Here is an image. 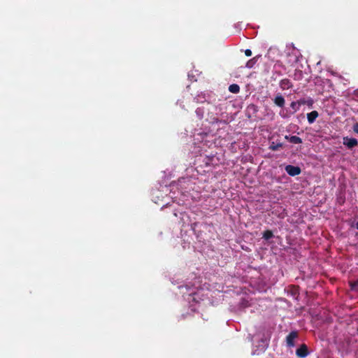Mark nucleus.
<instances>
[{
  "label": "nucleus",
  "mask_w": 358,
  "mask_h": 358,
  "mask_svg": "<svg viewBox=\"0 0 358 358\" xmlns=\"http://www.w3.org/2000/svg\"><path fill=\"white\" fill-rule=\"evenodd\" d=\"M285 171L291 176H296L301 173V169L299 166L287 165L285 168Z\"/></svg>",
  "instance_id": "f257e3e1"
},
{
  "label": "nucleus",
  "mask_w": 358,
  "mask_h": 358,
  "mask_svg": "<svg viewBox=\"0 0 358 358\" xmlns=\"http://www.w3.org/2000/svg\"><path fill=\"white\" fill-rule=\"evenodd\" d=\"M298 332L292 331L286 337V343L288 347H294L295 345L294 340L298 338Z\"/></svg>",
  "instance_id": "f03ea898"
},
{
  "label": "nucleus",
  "mask_w": 358,
  "mask_h": 358,
  "mask_svg": "<svg viewBox=\"0 0 358 358\" xmlns=\"http://www.w3.org/2000/svg\"><path fill=\"white\" fill-rule=\"evenodd\" d=\"M343 145L349 149H352L358 145V141L355 138H349L346 136L343 137Z\"/></svg>",
  "instance_id": "7ed1b4c3"
},
{
  "label": "nucleus",
  "mask_w": 358,
  "mask_h": 358,
  "mask_svg": "<svg viewBox=\"0 0 358 358\" xmlns=\"http://www.w3.org/2000/svg\"><path fill=\"white\" fill-rule=\"evenodd\" d=\"M308 347L306 344H302L296 350V355L299 358H304L308 355Z\"/></svg>",
  "instance_id": "20e7f679"
},
{
  "label": "nucleus",
  "mask_w": 358,
  "mask_h": 358,
  "mask_svg": "<svg viewBox=\"0 0 358 358\" xmlns=\"http://www.w3.org/2000/svg\"><path fill=\"white\" fill-rule=\"evenodd\" d=\"M273 102L277 106L282 108L285 106V100L282 94H278L274 98Z\"/></svg>",
  "instance_id": "39448f33"
},
{
  "label": "nucleus",
  "mask_w": 358,
  "mask_h": 358,
  "mask_svg": "<svg viewBox=\"0 0 358 358\" xmlns=\"http://www.w3.org/2000/svg\"><path fill=\"white\" fill-rule=\"evenodd\" d=\"M279 85L280 88L283 90H288L292 87L291 81L287 78L281 80Z\"/></svg>",
  "instance_id": "423d86ee"
},
{
  "label": "nucleus",
  "mask_w": 358,
  "mask_h": 358,
  "mask_svg": "<svg viewBox=\"0 0 358 358\" xmlns=\"http://www.w3.org/2000/svg\"><path fill=\"white\" fill-rule=\"evenodd\" d=\"M318 115V112L316 110H313L310 113H308L307 114V119L309 124H313L315 121Z\"/></svg>",
  "instance_id": "0eeeda50"
},
{
  "label": "nucleus",
  "mask_w": 358,
  "mask_h": 358,
  "mask_svg": "<svg viewBox=\"0 0 358 358\" xmlns=\"http://www.w3.org/2000/svg\"><path fill=\"white\" fill-rule=\"evenodd\" d=\"M292 78L295 80H301L303 78V72L301 69H296L294 70V74L292 76Z\"/></svg>",
  "instance_id": "6e6552de"
},
{
  "label": "nucleus",
  "mask_w": 358,
  "mask_h": 358,
  "mask_svg": "<svg viewBox=\"0 0 358 358\" xmlns=\"http://www.w3.org/2000/svg\"><path fill=\"white\" fill-rule=\"evenodd\" d=\"M283 146V144L280 142H271L270 146H269V149L273 150V151H277L280 148H282Z\"/></svg>",
  "instance_id": "1a4fd4ad"
},
{
  "label": "nucleus",
  "mask_w": 358,
  "mask_h": 358,
  "mask_svg": "<svg viewBox=\"0 0 358 358\" xmlns=\"http://www.w3.org/2000/svg\"><path fill=\"white\" fill-rule=\"evenodd\" d=\"M289 141L294 144L302 143V139L296 136H291V137L289 138Z\"/></svg>",
  "instance_id": "9d476101"
},
{
  "label": "nucleus",
  "mask_w": 358,
  "mask_h": 358,
  "mask_svg": "<svg viewBox=\"0 0 358 358\" xmlns=\"http://www.w3.org/2000/svg\"><path fill=\"white\" fill-rule=\"evenodd\" d=\"M229 91L231 93L236 94L240 91V87L237 84H232L229 87Z\"/></svg>",
  "instance_id": "9b49d317"
},
{
  "label": "nucleus",
  "mask_w": 358,
  "mask_h": 358,
  "mask_svg": "<svg viewBox=\"0 0 358 358\" xmlns=\"http://www.w3.org/2000/svg\"><path fill=\"white\" fill-rule=\"evenodd\" d=\"M272 237H273V234L272 231L271 230H266L264 231L262 238L266 241L271 239Z\"/></svg>",
  "instance_id": "f8f14e48"
},
{
  "label": "nucleus",
  "mask_w": 358,
  "mask_h": 358,
  "mask_svg": "<svg viewBox=\"0 0 358 358\" xmlns=\"http://www.w3.org/2000/svg\"><path fill=\"white\" fill-rule=\"evenodd\" d=\"M256 62H257V57H253L252 59L248 61V62L246 63V67L249 68V69L252 68L253 66L255 65V64L256 63Z\"/></svg>",
  "instance_id": "ddd939ff"
},
{
  "label": "nucleus",
  "mask_w": 358,
  "mask_h": 358,
  "mask_svg": "<svg viewBox=\"0 0 358 358\" xmlns=\"http://www.w3.org/2000/svg\"><path fill=\"white\" fill-rule=\"evenodd\" d=\"M299 106L300 104L299 102L292 101L291 103L290 107L293 109V113L296 112L299 109Z\"/></svg>",
  "instance_id": "4468645a"
},
{
  "label": "nucleus",
  "mask_w": 358,
  "mask_h": 358,
  "mask_svg": "<svg viewBox=\"0 0 358 358\" xmlns=\"http://www.w3.org/2000/svg\"><path fill=\"white\" fill-rule=\"evenodd\" d=\"M350 286L352 289H358V281L350 282Z\"/></svg>",
  "instance_id": "2eb2a0df"
},
{
  "label": "nucleus",
  "mask_w": 358,
  "mask_h": 358,
  "mask_svg": "<svg viewBox=\"0 0 358 358\" xmlns=\"http://www.w3.org/2000/svg\"><path fill=\"white\" fill-rule=\"evenodd\" d=\"M245 55L247 57H250L252 55V51L250 49H247L245 50Z\"/></svg>",
  "instance_id": "dca6fc26"
},
{
  "label": "nucleus",
  "mask_w": 358,
  "mask_h": 358,
  "mask_svg": "<svg viewBox=\"0 0 358 358\" xmlns=\"http://www.w3.org/2000/svg\"><path fill=\"white\" fill-rule=\"evenodd\" d=\"M353 131L358 134V122L357 123H355L354 125H353Z\"/></svg>",
  "instance_id": "f3484780"
},
{
  "label": "nucleus",
  "mask_w": 358,
  "mask_h": 358,
  "mask_svg": "<svg viewBox=\"0 0 358 358\" xmlns=\"http://www.w3.org/2000/svg\"><path fill=\"white\" fill-rule=\"evenodd\" d=\"M289 137H291V136H287V135H286V136H285V138L289 141Z\"/></svg>",
  "instance_id": "a211bd4d"
},
{
  "label": "nucleus",
  "mask_w": 358,
  "mask_h": 358,
  "mask_svg": "<svg viewBox=\"0 0 358 358\" xmlns=\"http://www.w3.org/2000/svg\"><path fill=\"white\" fill-rule=\"evenodd\" d=\"M356 228L358 229V222L356 223Z\"/></svg>",
  "instance_id": "6ab92c4d"
}]
</instances>
